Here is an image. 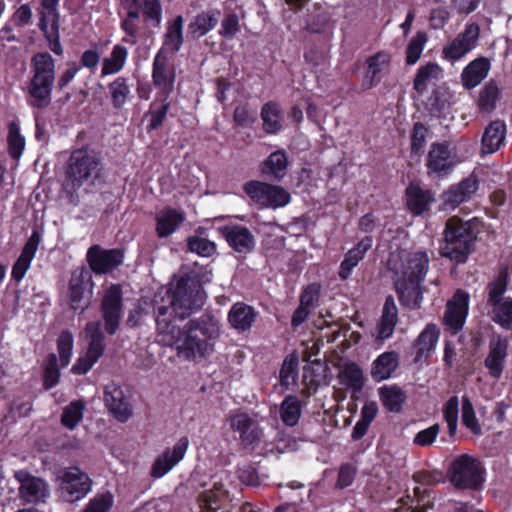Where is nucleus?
<instances>
[{"instance_id":"obj_1","label":"nucleus","mask_w":512,"mask_h":512,"mask_svg":"<svg viewBox=\"0 0 512 512\" xmlns=\"http://www.w3.org/2000/svg\"><path fill=\"white\" fill-rule=\"evenodd\" d=\"M205 292L191 278H180L170 284L157 306L156 325L159 341L173 348L178 358L199 362L214 351L219 329L213 323L189 322L183 329L174 324L203 306Z\"/></svg>"},{"instance_id":"obj_2","label":"nucleus","mask_w":512,"mask_h":512,"mask_svg":"<svg viewBox=\"0 0 512 512\" xmlns=\"http://www.w3.org/2000/svg\"><path fill=\"white\" fill-rule=\"evenodd\" d=\"M389 268L395 275V287L403 305L419 306L422 300L420 284L428 271L429 258L423 251L391 253Z\"/></svg>"},{"instance_id":"obj_3","label":"nucleus","mask_w":512,"mask_h":512,"mask_svg":"<svg viewBox=\"0 0 512 512\" xmlns=\"http://www.w3.org/2000/svg\"><path fill=\"white\" fill-rule=\"evenodd\" d=\"M103 170L99 152L89 147L75 149L65 165L66 186L72 191L92 187L102 177Z\"/></svg>"},{"instance_id":"obj_4","label":"nucleus","mask_w":512,"mask_h":512,"mask_svg":"<svg viewBox=\"0 0 512 512\" xmlns=\"http://www.w3.org/2000/svg\"><path fill=\"white\" fill-rule=\"evenodd\" d=\"M474 221H462L451 217L444 231V244L441 246L442 256L456 263H464L473 249L475 240Z\"/></svg>"},{"instance_id":"obj_5","label":"nucleus","mask_w":512,"mask_h":512,"mask_svg":"<svg viewBox=\"0 0 512 512\" xmlns=\"http://www.w3.org/2000/svg\"><path fill=\"white\" fill-rule=\"evenodd\" d=\"M448 477L459 489H479L484 482V467L479 459L469 454L457 456L448 469Z\"/></svg>"},{"instance_id":"obj_6","label":"nucleus","mask_w":512,"mask_h":512,"mask_svg":"<svg viewBox=\"0 0 512 512\" xmlns=\"http://www.w3.org/2000/svg\"><path fill=\"white\" fill-rule=\"evenodd\" d=\"M59 497L68 503L83 499L92 489L89 475L76 466L62 469L58 476Z\"/></svg>"},{"instance_id":"obj_7","label":"nucleus","mask_w":512,"mask_h":512,"mask_svg":"<svg viewBox=\"0 0 512 512\" xmlns=\"http://www.w3.org/2000/svg\"><path fill=\"white\" fill-rule=\"evenodd\" d=\"M244 191L260 208L278 209L287 206L291 201V195L286 189L262 181L247 182Z\"/></svg>"},{"instance_id":"obj_8","label":"nucleus","mask_w":512,"mask_h":512,"mask_svg":"<svg viewBox=\"0 0 512 512\" xmlns=\"http://www.w3.org/2000/svg\"><path fill=\"white\" fill-rule=\"evenodd\" d=\"M85 337L88 341L86 353L80 356L72 366L74 374H86L103 355L105 350L104 336L99 322H89L85 328Z\"/></svg>"},{"instance_id":"obj_9","label":"nucleus","mask_w":512,"mask_h":512,"mask_svg":"<svg viewBox=\"0 0 512 512\" xmlns=\"http://www.w3.org/2000/svg\"><path fill=\"white\" fill-rule=\"evenodd\" d=\"M14 478L18 482V496L27 504L45 503L50 497V486L48 482L35 476L27 470H17Z\"/></svg>"},{"instance_id":"obj_10","label":"nucleus","mask_w":512,"mask_h":512,"mask_svg":"<svg viewBox=\"0 0 512 512\" xmlns=\"http://www.w3.org/2000/svg\"><path fill=\"white\" fill-rule=\"evenodd\" d=\"M93 286L92 274L89 269L79 267L72 272L68 285V299L73 310L83 312L88 307Z\"/></svg>"},{"instance_id":"obj_11","label":"nucleus","mask_w":512,"mask_h":512,"mask_svg":"<svg viewBox=\"0 0 512 512\" xmlns=\"http://www.w3.org/2000/svg\"><path fill=\"white\" fill-rule=\"evenodd\" d=\"M480 37V27L476 23H469L454 39L449 41L442 49V58L455 63L474 50Z\"/></svg>"},{"instance_id":"obj_12","label":"nucleus","mask_w":512,"mask_h":512,"mask_svg":"<svg viewBox=\"0 0 512 512\" xmlns=\"http://www.w3.org/2000/svg\"><path fill=\"white\" fill-rule=\"evenodd\" d=\"M227 422L230 429L237 432L240 439L247 444L259 440L262 436L256 414H249L241 410L231 411L228 414Z\"/></svg>"},{"instance_id":"obj_13","label":"nucleus","mask_w":512,"mask_h":512,"mask_svg":"<svg viewBox=\"0 0 512 512\" xmlns=\"http://www.w3.org/2000/svg\"><path fill=\"white\" fill-rule=\"evenodd\" d=\"M101 310L106 331L114 334L119 327L122 310V293L118 285H111L105 290Z\"/></svg>"},{"instance_id":"obj_14","label":"nucleus","mask_w":512,"mask_h":512,"mask_svg":"<svg viewBox=\"0 0 512 512\" xmlns=\"http://www.w3.org/2000/svg\"><path fill=\"white\" fill-rule=\"evenodd\" d=\"M153 83L159 90L158 96L166 101L173 91L175 82V69L169 56L157 54L153 62Z\"/></svg>"},{"instance_id":"obj_15","label":"nucleus","mask_w":512,"mask_h":512,"mask_svg":"<svg viewBox=\"0 0 512 512\" xmlns=\"http://www.w3.org/2000/svg\"><path fill=\"white\" fill-rule=\"evenodd\" d=\"M189 447L187 437H181L171 448H166L159 455L152 466L151 475L154 478H161L173 469L185 456Z\"/></svg>"},{"instance_id":"obj_16","label":"nucleus","mask_w":512,"mask_h":512,"mask_svg":"<svg viewBox=\"0 0 512 512\" xmlns=\"http://www.w3.org/2000/svg\"><path fill=\"white\" fill-rule=\"evenodd\" d=\"M469 310V294L463 290H457L447 302L444 314V323L453 332L460 330L466 320Z\"/></svg>"},{"instance_id":"obj_17","label":"nucleus","mask_w":512,"mask_h":512,"mask_svg":"<svg viewBox=\"0 0 512 512\" xmlns=\"http://www.w3.org/2000/svg\"><path fill=\"white\" fill-rule=\"evenodd\" d=\"M397 322L398 309L395 304V300L392 296H388L385 300L381 317L377 322L375 329L371 333L374 341L382 345L385 340L391 338Z\"/></svg>"},{"instance_id":"obj_18","label":"nucleus","mask_w":512,"mask_h":512,"mask_svg":"<svg viewBox=\"0 0 512 512\" xmlns=\"http://www.w3.org/2000/svg\"><path fill=\"white\" fill-rule=\"evenodd\" d=\"M104 403L113 416L120 422H126L132 415V407L120 386L111 382L104 388Z\"/></svg>"},{"instance_id":"obj_19","label":"nucleus","mask_w":512,"mask_h":512,"mask_svg":"<svg viewBox=\"0 0 512 512\" xmlns=\"http://www.w3.org/2000/svg\"><path fill=\"white\" fill-rule=\"evenodd\" d=\"M87 259L92 271L105 274L123 262V255L121 251L116 249L104 250L98 246H93L88 250Z\"/></svg>"},{"instance_id":"obj_20","label":"nucleus","mask_w":512,"mask_h":512,"mask_svg":"<svg viewBox=\"0 0 512 512\" xmlns=\"http://www.w3.org/2000/svg\"><path fill=\"white\" fill-rule=\"evenodd\" d=\"M478 182L474 176H469L457 185L451 186L443 194L444 209H455L467 201L477 191Z\"/></svg>"},{"instance_id":"obj_21","label":"nucleus","mask_w":512,"mask_h":512,"mask_svg":"<svg viewBox=\"0 0 512 512\" xmlns=\"http://www.w3.org/2000/svg\"><path fill=\"white\" fill-rule=\"evenodd\" d=\"M40 242V234L37 231H34L23 247L17 261L13 265L11 275L15 281L20 282L24 278L26 272L31 266L32 260L36 255Z\"/></svg>"},{"instance_id":"obj_22","label":"nucleus","mask_w":512,"mask_h":512,"mask_svg":"<svg viewBox=\"0 0 512 512\" xmlns=\"http://www.w3.org/2000/svg\"><path fill=\"white\" fill-rule=\"evenodd\" d=\"M461 160L452 154L447 144L435 143L428 155L427 166L429 170L440 173L448 170Z\"/></svg>"},{"instance_id":"obj_23","label":"nucleus","mask_w":512,"mask_h":512,"mask_svg":"<svg viewBox=\"0 0 512 512\" xmlns=\"http://www.w3.org/2000/svg\"><path fill=\"white\" fill-rule=\"evenodd\" d=\"M443 76L444 71L439 64L427 62L417 69L413 87L418 94H424L429 87L436 85Z\"/></svg>"},{"instance_id":"obj_24","label":"nucleus","mask_w":512,"mask_h":512,"mask_svg":"<svg viewBox=\"0 0 512 512\" xmlns=\"http://www.w3.org/2000/svg\"><path fill=\"white\" fill-rule=\"evenodd\" d=\"M506 124L503 121H492L484 130L481 141L482 154H493L504 145Z\"/></svg>"},{"instance_id":"obj_25","label":"nucleus","mask_w":512,"mask_h":512,"mask_svg":"<svg viewBox=\"0 0 512 512\" xmlns=\"http://www.w3.org/2000/svg\"><path fill=\"white\" fill-rule=\"evenodd\" d=\"M508 340L498 337L490 343V351L485 360V366L493 378H500L507 356Z\"/></svg>"},{"instance_id":"obj_26","label":"nucleus","mask_w":512,"mask_h":512,"mask_svg":"<svg viewBox=\"0 0 512 512\" xmlns=\"http://www.w3.org/2000/svg\"><path fill=\"white\" fill-rule=\"evenodd\" d=\"M228 244L237 252H248L254 246V238L250 231L243 226H225L220 229Z\"/></svg>"},{"instance_id":"obj_27","label":"nucleus","mask_w":512,"mask_h":512,"mask_svg":"<svg viewBox=\"0 0 512 512\" xmlns=\"http://www.w3.org/2000/svg\"><path fill=\"white\" fill-rule=\"evenodd\" d=\"M183 24L182 16H177L173 21L168 22L167 30L164 34L163 46L157 54L169 56L178 52L183 44Z\"/></svg>"},{"instance_id":"obj_28","label":"nucleus","mask_w":512,"mask_h":512,"mask_svg":"<svg viewBox=\"0 0 512 512\" xmlns=\"http://www.w3.org/2000/svg\"><path fill=\"white\" fill-rule=\"evenodd\" d=\"M185 214L177 209L164 208L156 214V233L159 237L173 234L184 222Z\"/></svg>"},{"instance_id":"obj_29","label":"nucleus","mask_w":512,"mask_h":512,"mask_svg":"<svg viewBox=\"0 0 512 512\" xmlns=\"http://www.w3.org/2000/svg\"><path fill=\"white\" fill-rule=\"evenodd\" d=\"M372 237H364L356 247L350 249L343 259L339 267V277L346 280L352 273L353 269L363 259L366 252L372 247Z\"/></svg>"},{"instance_id":"obj_30","label":"nucleus","mask_w":512,"mask_h":512,"mask_svg":"<svg viewBox=\"0 0 512 512\" xmlns=\"http://www.w3.org/2000/svg\"><path fill=\"white\" fill-rule=\"evenodd\" d=\"M490 66V62L484 57L471 61L461 73L463 86L467 89L478 86L487 77Z\"/></svg>"},{"instance_id":"obj_31","label":"nucleus","mask_w":512,"mask_h":512,"mask_svg":"<svg viewBox=\"0 0 512 512\" xmlns=\"http://www.w3.org/2000/svg\"><path fill=\"white\" fill-rule=\"evenodd\" d=\"M433 201V194L418 184L412 183L406 189L407 207L414 215H420L428 210Z\"/></svg>"},{"instance_id":"obj_32","label":"nucleus","mask_w":512,"mask_h":512,"mask_svg":"<svg viewBox=\"0 0 512 512\" xmlns=\"http://www.w3.org/2000/svg\"><path fill=\"white\" fill-rule=\"evenodd\" d=\"M338 381L353 394L360 392L365 382L363 371L355 362H346L340 366Z\"/></svg>"},{"instance_id":"obj_33","label":"nucleus","mask_w":512,"mask_h":512,"mask_svg":"<svg viewBox=\"0 0 512 512\" xmlns=\"http://www.w3.org/2000/svg\"><path fill=\"white\" fill-rule=\"evenodd\" d=\"M399 355L395 351L380 354L372 363L371 376L375 381L387 380L397 369Z\"/></svg>"},{"instance_id":"obj_34","label":"nucleus","mask_w":512,"mask_h":512,"mask_svg":"<svg viewBox=\"0 0 512 512\" xmlns=\"http://www.w3.org/2000/svg\"><path fill=\"white\" fill-rule=\"evenodd\" d=\"M288 166L287 156L284 151H275L262 164L261 172L264 176L280 180L286 175Z\"/></svg>"},{"instance_id":"obj_35","label":"nucleus","mask_w":512,"mask_h":512,"mask_svg":"<svg viewBox=\"0 0 512 512\" xmlns=\"http://www.w3.org/2000/svg\"><path fill=\"white\" fill-rule=\"evenodd\" d=\"M54 82L31 79L28 85L30 104L37 108L47 107L51 102Z\"/></svg>"},{"instance_id":"obj_36","label":"nucleus","mask_w":512,"mask_h":512,"mask_svg":"<svg viewBox=\"0 0 512 512\" xmlns=\"http://www.w3.org/2000/svg\"><path fill=\"white\" fill-rule=\"evenodd\" d=\"M256 313L253 308L244 303H235L228 315L229 322L233 328L245 331L251 327L255 321Z\"/></svg>"},{"instance_id":"obj_37","label":"nucleus","mask_w":512,"mask_h":512,"mask_svg":"<svg viewBox=\"0 0 512 512\" xmlns=\"http://www.w3.org/2000/svg\"><path fill=\"white\" fill-rule=\"evenodd\" d=\"M32 79L54 82L55 63L48 53H38L32 58Z\"/></svg>"},{"instance_id":"obj_38","label":"nucleus","mask_w":512,"mask_h":512,"mask_svg":"<svg viewBox=\"0 0 512 512\" xmlns=\"http://www.w3.org/2000/svg\"><path fill=\"white\" fill-rule=\"evenodd\" d=\"M128 50L122 45H115L111 53L102 61L101 77L120 72L127 60Z\"/></svg>"},{"instance_id":"obj_39","label":"nucleus","mask_w":512,"mask_h":512,"mask_svg":"<svg viewBox=\"0 0 512 512\" xmlns=\"http://www.w3.org/2000/svg\"><path fill=\"white\" fill-rule=\"evenodd\" d=\"M439 338V329L436 325L430 324L420 333L416 342V358L421 360L427 358L435 350Z\"/></svg>"},{"instance_id":"obj_40","label":"nucleus","mask_w":512,"mask_h":512,"mask_svg":"<svg viewBox=\"0 0 512 512\" xmlns=\"http://www.w3.org/2000/svg\"><path fill=\"white\" fill-rule=\"evenodd\" d=\"M263 128L267 133L274 134L282 129L283 111L277 103H266L261 110Z\"/></svg>"},{"instance_id":"obj_41","label":"nucleus","mask_w":512,"mask_h":512,"mask_svg":"<svg viewBox=\"0 0 512 512\" xmlns=\"http://www.w3.org/2000/svg\"><path fill=\"white\" fill-rule=\"evenodd\" d=\"M302 413L301 401L296 396H288L280 406V417L284 424L294 426L298 423Z\"/></svg>"},{"instance_id":"obj_42","label":"nucleus","mask_w":512,"mask_h":512,"mask_svg":"<svg viewBox=\"0 0 512 512\" xmlns=\"http://www.w3.org/2000/svg\"><path fill=\"white\" fill-rule=\"evenodd\" d=\"M380 399L382 404L390 412H398L405 402V393L398 387H382L379 390Z\"/></svg>"},{"instance_id":"obj_43","label":"nucleus","mask_w":512,"mask_h":512,"mask_svg":"<svg viewBox=\"0 0 512 512\" xmlns=\"http://www.w3.org/2000/svg\"><path fill=\"white\" fill-rule=\"evenodd\" d=\"M390 63V55L385 52H379L367 60V75L364 82L365 88H371L374 85V77L386 69Z\"/></svg>"},{"instance_id":"obj_44","label":"nucleus","mask_w":512,"mask_h":512,"mask_svg":"<svg viewBox=\"0 0 512 512\" xmlns=\"http://www.w3.org/2000/svg\"><path fill=\"white\" fill-rule=\"evenodd\" d=\"M428 41V36L425 32H417L408 42L405 50V62L408 65H414L420 59L424 47Z\"/></svg>"},{"instance_id":"obj_45","label":"nucleus","mask_w":512,"mask_h":512,"mask_svg":"<svg viewBox=\"0 0 512 512\" xmlns=\"http://www.w3.org/2000/svg\"><path fill=\"white\" fill-rule=\"evenodd\" d=\"M492 319L504 329L512 327V298L506 297L492 305Z\"/></svg>"},{"instance_id":"obj_46","label":"nucleus","mask_w":512,"mask_h":512,"mask_svg":"<svg viewBox=\"0 0 512 512\" xmlns=\"http://www.w3.org/2000/svg\"><path fill=\"white\" fill-rule=\"evenodd\" d=\"M461 419L463 425L474 435L482 433L481 424L476 416L474 407L467 396L462 397Z\"/></svg>"},{"instance_id":"obj_47","label":"nucleus","mask_w":512,"mask_h":512,"mask_svg":"<svg viewBox=\"0 0 512 512\" xmlns=\"http://www.w3.org/2000/svg\"><path fill=\"white\" fill-rule=\"evenodd\" d=\"M85 403L83 401H73L63 410L61 423L64 427L73 430L83 418Z\"/></svg>"},{"instance_id":"obj_48","label":"nucleus","mask_w":512,"mask_h":512,"mask_svg":"<svg viewBox=\"0 0 512 512\" xmlns=\"http://www.w3.org/2000/svg\"><path fill=\"white\" fill-rule=\"evenodd\" d=\"M109 92L112 104L115 108H121L130 97V87L127 79L123 77L116 78L109 84Z\"/></svg>"},{"instance_id":"obj_49","label":"nucleus","mask_w":512,"mask_h":512,"mask_svg":"<svg viewBox=\"0 0 512 512\" xmlns=\"http://www.w3.org/2000/svg\"><path fill=\"white\" fill-rule=\"evenodd\" d=\"M298 358L296 355H289L285 358L280 370V382L283 387L289 388L297 382Z\"/></svg>"},{"instance_id":"obj_50","label":"nucleus","mask_w":512,"mask_h":512,"mask_svg":"<svg viewBox=\"0 0 512 512\" xmlns=\"http://www.w3.org/2000/svg\"><path fill=\"white\" fill-rule=\"evenodd\" d=\"M74 340L70 332L64 331L57 340V350L59 355V364L61 368L66 367L71 360L73 353Z\"/></svg>"},{"instance_id":"obj_51","label":"nucleus","mask_w":512,"mask_h":512,"mask_svg":"<svg viewBox=\"0 0 512 512\" xmlns=\"http://www.w3.org/2000/svg\"><path fill=\"white\" fill-rule=\"evenodd\" d=\"M217 19L208 13H202L195 17L189 24V32L196 38H199L214 28Z\"/></svg>"},{"instance_id":"obj_52","label":"nucleus","mask_w":512,"mask_h":512,"mask_svg":"<svg viewBox=\"0 0 512 512\" xmlns=\"http://www.w3.org/2000/svg\"><path fill=\"white\" fill-rule=\"evenodd\" d=\"M60 0H41L39 26L59 23L58 4Z\"/></svg>"},{"instance_id":"obj_53","label":"nucleus","mask_w":512,"mask_h":512,"mask_svg":"<svg viewBox=\"0 0 512 512\" xmlns=\"http://www.w3.org/2000/svg\"><path fill=\"white\" fill-rule=\"evenodd\" d=\"M499 97V89L493 82L487 83L479 93L478 105L481 110L490 112L495 106Z\"/></svg>"},{"instance_id":"obj_54","label":"nucleus","mask_w":512,"mask_h":512,"mask_svg":"<svg viewBox=\"0 0 512 512\" xmlns=\"http://www.w3.org/2000/svg\"><path fill=\"white\" fill-rule=\"evenodd\" d=\"M138 20L139 13L136 10L129 8L126 18L123 19L121 23V28L126 34L123 37L124 42L129 44L136 43V36L138 33Z\"/></svg>"},{"instance_id":"obj_55","label":"nucleus","mask_w":512,"mask_h":512,"mask_svg":"<svg viewBox=\"0 0 512 512\" xmlns=\"http://www.w3.org/2000/svg\"><path fill=\"white\" fill-rule=\"evenodd\" d=\"M459 414V399L457 396L451 397L443 406V416L447 422L449 434L453 436L457 431Z\"/></svg>"},{"instance_id":"obj_56","label":"nucleus","mask_w":512,"mask_h":512,"mask_svg":"<svg viewBox=\"0 0 512 512\" xmlns=\"http://www.w3.org/2000/svg\"><path fill=\"white\" fill-rule=\"evenodd\" d=\"M214 490H210L201 496L200 506L209 511H216L220 508V503L226 499V491L222 485L214 484Z\"/></svg>"},{"instance_id":"obj_57","label":"nucleus","mask_w":512,"mask_h":512,"mask_svg":"<svg viewBox=\"0 0 512 512\" xmlns=\"http://www.w3.org/2000/svg\"><path fill=\"white\" fill-rule=\"evenodd\" d=\"M507 290V275L502 272L498 277L488 285V303L494 305L496 302L505 300L503 297Z\"/></svg>"},{"instance_id":"obj_58","label":"nucleus","mask_w":512,"mask_h":512,"mask_svg":"<svg viewBox=\"0 0 512 512\" xmlns=\"http://www.w3.org/2000/svg\"><path fill=\"white\" fill-rule=\"evenodd\" d=\"M188 247L191 252L202 257H210L216 251V245L214 242L200 236L189 237Z\"/></svg>"},{"instance_id":"obj_59","label":"nucleus","mask_w":512,"mask_h":512,"mask_svg":"<svg viewBox=\"0 0 512 512\" xmlns=\"http://www.w3.org/2000/svg\"><path fill=\"white\" fill-rule=\"evenodd\" d=\"M141 10L147 23L154 26L160 25L162 20V7L159 0H143Z\"/></svg>"},{"instance_id":"obj_60","label":"nucleus","mask_w":512,"mask_h":512,"mask_svg":"<svg viewBox=\"0 0 512 512\" xmlns=\"http://www.w3.org/2000/svg\"><path fill=\"white\" fill-rule=\"evenodd\" d=\"M8 147L11 156L15 159H18L22 155L25 147V139L20 134L19 126L15 123L9 126Z\"/></svg>"},{"instance_id":"obj_61","label":"nucleus","mask_w":512,"mask_h":512,"mask_svg":"<svg viewBox=\"0 0 512 512\" xmlns=\"http://www.w3.org/2000/svg\"><path fill=\"white\" fill-rule=\"evenodd\" d=\"M113 502V496L110 493L96 495L89 500L82 512H109Z\"/></svg>"},{"instance_id":"obj_62","label":"nucleus","mask_w":512,"mask_h":512,"mask_svg":"<svg viewBox=\"0 0 512 512\" xmlns=\"http://www.w3.org/2000/svg\"><path fill=\"white\" fill-rule=\"evenodd\" d=\"M428 129L422 123H415L411 134V152L415 155L422 154L426 145Z\"/></svg>"},{"instance_id":"obj_63","label":"nucleus","mask_w":512,"mask_h":512,"mask_svg":"<svg viewBox=\"0 0 512 512\" xmlns=\"http://www.w3.org/2000/svg\"><path fill=\"white\" fill-rule=\"evenodd\" d=\"M57 362H58V359H57L56 355L51 354L48 358V362L46 364L45 371H44V385L47 389L54 387L59 381L60 364L58 365Z\"/></svg>"},{"instance_id":"obj_64","label":"nucleus","mask_w":512,"mask_h":512,"mask_svg":"<svg viewBox=\"0 0 512 512\" xmlns=\"http://www.w3.org/2000/svg\"><path fill=\"white\" fill-rule=\"evenodd\" d=\"M40 29L43 31L47 40L49 41L50 50L56 55H62L63 48L60 43L59 23L49 24L48 26H40Z\"/></svg>"}]
</instances>
